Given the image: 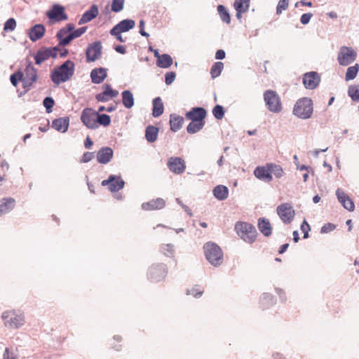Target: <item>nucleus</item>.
Returning a JSON list of instances; mask_svg holds the SVG:
<instances>
[{"label": "nucleus", "instance_id": "obj_28", "mask_svg": "<svg viewBox=\"0 0 359 359\" xmlns=\"http://www.w3.org/2000/svg\"><path fill=\"white\" fill-rule=\"evenodd\" d=\"M258 229L259 231L266 237H269L272 233V227L270 222L265 217H261L258 219Z\"/></svg>", "mask_w": 359, "mask_h": 359}, {"label": "nucleus", "instance_id": "obj_46", "mask_svg": "<svg viewBox=\"0 0 359 359\" xmlns=\"http://www.w3.org/2000/svg\"><path fill=\"white\" fill-rule=\"evenodd\" d=\"M160 250L166 257H172L175 253V246L170 243L163 244L161 246Z\"/></svg>", "mask_w": 359, "mask_h": 359}, {"label": "nucleus", "instance_id": "obj_60", "mask_svg": "<svg viewBox=\"0 0 359 359\" xmlns=\"http://www.w3.org/2000/svg\"><path fill=\"white\" fill-rule=\"evenodd\" d=\"M313 14L311 13H304L300 18V22L302 25H307L311 18H312Z\"/></svg>", "mask_w": 359, "mask_h": 359}, {"label": "nucleus", "instance_id": "obj_12", "mask_svg": "<svg viewBox=\"0 0 359 359\" xmlns=\"http://www.w3.org/2000/svg\"><path fill=\"white\" fill-rule=\"evenodd\" d=\"M102 49V46L100 41L90 43L86 50V61L91 62L97 60L101 56Z\"/></svg>", "mask_w": 359, "mask_h": 359}, {"label": "nucleus", "instance_id": "obj_54", "mask_svg": "<svg viewBox=\"0 0 359 359\" xmlns=\"http://www.w3.org/2000/svg\"><path fill=\"white\" fill-rule=\"evenodd\" d=\"M121 32H123L120 31L119 29L117 28L116 26H114L109 31V34L111 36H115L118 41L123 43L125 42V40L122 37Z\"/></svg>", "mask_w": 359, "mask_h": 359}, {"label": "nucleus", "instance_id": "obj_23", "mask_svg": "<svg viewBox=\"0 0 359 359\" xmlns=\"http://www.w3.org/2000/svg\"><path fill=\"white\" fill-rule=\"evenodd\" d=\"M46 32V28L42 24L34 25L29 32V37L33 42L36 41L43 36Z\"/></svg>", "mask_w": 359, "mask_h": 359}, {"label": "nucleus", "instance_id": "obj_27", "mask_svg": "<svg viewBox=\"0 0 359 359\" xmlns=\"http://www.w3.org/2000/svg\"><path fill=\"white\" fill-rule=\"evenodd\" d=\"M87 30V27H81L76 29H73V31H70V33L67 34L65 39H62V46H66L70 43V42L76 38H79L82 34H83Z\"/></svg>", "mask_w": 359, "mask_h": 359}, {"label": "nucleus", "instance_id": "obj_40", "mask_svg": "<svg viewBox=\"0 0 359 359\" xmlns=\"http://www.w3.org/2000/svg\"><path fill=\"white\" fill-rule=\"evenodd\" d=\"M217 12L220 16L221 20L224 22L226 24H229L231 22L230 13L224 6L219 5L217 6Z\"/></svg>", "mask_w": 359, "mask_h": 359}, {"label": "nucleus", "instance_id": "obj_3", "mask_svg": "<svg viewBox=\"0 0 359 359\" xmlns=\"http://www.w3.org/2000/svg\"><path fill=\"white\" fill-rule=\"evenodd\" d=\"M205 258L212 266H220L223 260V252L219 245L214 243H207L203 246Z\"/></svg>", "mask_w": 359, "mask_h": 359}, {"label": "nucleus", "instance_id": "obj_57", "mask_svg": "<svg viewBox=\"0 0 359 359\" xmlns=\"http://www.w3.org/2000/svg\"><path fill=\"white\" fill-rule=\"evenodd\" d=\"M176 78V74L174 72H168L165 74V83L166 85H171Z\"/></svg>", "mask_w": 359, "mask_h": 359}, {"label": "nucleus", "instance_id": "obj_35", "mask_svg": "<svg viewBox=\"0 0 359 359\" xmlns=\"http://www.w3.org/2000/svg\"><path fill=\"white\" fill-rule=\"evenodd\" d=\"M122 102L123 106L127 109H130L134 106L135 99L133 94L129 90H123L121 93Z\"/></svg>", "mask_w": 359, "mask_h": 359}, {"label": "nucleus", "instance_id": "obj_15", "mask_svg": "<svg viewBox=\"0 0 359 359\" xmlns=\"http://www.w3.org/2000/svg\"><path fill=\"white\" fill-rule=\"evenodd\" d=\"M207 115V111L205 108L201 107H196L192 108L190 111L186 113L185 117L192 121L205 123V118Z\"/></svg>", "mask_w": 359, "mask_h": 359}, {"label": "nucleus", "instance_id": "obj_51", "mask_svg": "<svg viewBox=\"0 0 359 359\" xmlns=\"http://www.w3.org/2000/svg\"><path fill=\"white\" fill-rule=\"evenodd\" d=\"M43 104L46 108L47 113H51L53 111V107L55 105V100L51 97H46L43 100Z\"/></svg>", "mask_w": 359, "mask_h": 359}, {"label": "nucleus", "instance_id": "obj_41", "mask_svg": "<svg viewBox=\"0 0 359 359\" xmlns=\"http://www.w3.org/2000/svg\"><path fill=\"white\" fill-rule=\"evenodd\" d=\"M359 71V64L356 63L353 66H351L348 67L346 75H345V79L346 81H351L353 80Z\"/></svg>", "mask_w": 359, "mask_h": 359}, {"label": "nucleus", "instance_id": "obj_48", "mask_svg": "<svg viewBox=\"0 0 359 359\" xmlns=\"http://www.w3.org/2000/svg\"><path fill=\"white\" fill-rule=\"evenodd\" d=\"M271 170V175H274L276 178H280L283 175V170L279 165L274 163H269Z\"/></svg>", "mask_w": 359, "mask_h": 359}, {"label": "nucleus", "instance_id": "obj_55", "mask_svg": "<svg viewBox=\"0 0 359 359\" xmlns=\"http://www.w3.org/2000/svg\"><path fill=\"white\" fill-rule=\"evenodd\" d=\"M288 6V0H279L276 7V14L280 15L283 11L287 9Z\"/></svg>", "mask_w": 359, "mask_h": 359}, {"label": "nucleus", "instance_id": "obj_26", "mask_svg": "<svg viewBox=\"0 0 359 359\" xmlns=\"http://www.w3.org/2000/svg\"><path fill=\"white\" fill-rule=\"evenodd\" d=\"M15 205V201L13 198H4L0 200V217L8 213Z\"/></svg>", "mask_w": 359, "mask_h": 359}, {"label": "nucleus", "instance_id": "obj_42", "mask_svg": "<svg viewBox=\"0 0 359 359\" xmlns=\"http://www.w3.org/2000/svg\"><path fill=\"white\" fill-rule=\"evenodd\" d=\"M205 126V123L191 121L187 127V131L189 134H194L200 131Z\"/></svg>", "mask_w": 359, "mask_h": 359}, {"label": "nucleus", "instance_id": "obj_33", "mask_svg": "<svg viewBox=\"0 0 359 359\" xmlns=\"http://www.w3.org/2000/svg\"><path fill=\"white\" fill-rule=\"evenodd\" d=\"M212 194L219 201H224L228 198L229 189L224 185H217L214 187Z\"/></svg>", "mask_w": 359, "mask_h": 359}, {"label": "nucleus", "instance_id": "obj_11", "mask_svg": "<svg viewBox=\"0 0 359 359\" xmlns=\"http://www.w3.org/2000/svg\"><path fill=\"white\" fill-rule=\"evenodd\" d=\"M276 211L280 219L286 224L291 223L294 217V210L289 203L279 205Z\"/></svg>", "mask_w": 359, "mask_h": 359}, {"label": "nucleus", "instance_id": "obj_64", "mask_svg": "<svg viewBox=\"0 0 359 359\" xmlns=\"http://www.w3.org/2000/svg\"><path fill=\"white\" fill-rule=\"evenodd\" d=\"M275 290H276V292L278 294L280 299L283 302H285L286 301L285 292L280 288L276 287Z\"/></svg>", "mask_w": 359, "mask_h": 359}, {"label": "nucleus", "instance_id": "obj_47", "mask_svg": "<svg viewBox=\"0 0 359 359\" xmlns=\"http://www.w3.org/2000/svg\"><path fill=\"white\" fill-rule=\"evenodd\" d=\"M250 0H235L233 6L235 10L248 11L250 6Z\"/></svg>", "mask_w": 359, "mask_h": 359}, {"label": "nucleus", "instance_id": "obj_34", "mask_svg": "<svg viewBox=\"0 0 359 359\" xmlns=\"http://www.w3.org/2000/svg\"><path fill=\"white\" fill-rule=\"evenodd\" d=\"M276 300L270 293H263L259 299L260 306L262 309H266L275 304Z\"/></svg>", "mask_w": 359, "mask_h": 359}, {"label": "nucleus", "instance_id": "obj_4", "mask_svg": "<svg viewBox=\"0 0 359 359\" xmlns=\"http://www.w3.org/2000/svg\"><path fill=\"white\" fill-rule=\"evenodd\" d=\"M313 101L309 97L299 99L293 108V114L302 119L309 118L313 114Z\"/></svg>", "mask_w": 359, "mask_h": 359}, {"label": "nucleus", "instance_id": "obj_20", "mask_svg": "<svg viewBox=\"0 0 359 359\" xmlns=\"http://www.w3.org/2000/svg\"><path fill=\"white\" fill-rule=\"evenodd\" d=\"M114 156V151L109 147H102L97 152L96 158L99 163L107 164Z\"/></svg>", "mask_w": 359, "mask_h": 359}, {"label": "nucleus", "instance_id": "obj_14", "mask_svg": "<svg viewBox=\"0 0 359 359\" xmlns=\"http://www.w3.org/2000/svg\"><path fill=\"white\" fill-rule=\"evenodd\" d=\"M169 170L176 174L180 175L183 173L186 169L184 161L180 157H170L167 163Z\"/></svg>", "mask_w": 359, "mask_h": 359}, {"label": "nucleus", "instance_id": "obj_6", "mask_svg": "<svg viewBox=\"0 0 359 359\" xmlns=\"http://www.w3.org/2000/svg\"><path fill=\"white\" fill-rule=\"evenodd\" d=\"M168 274L167 265L163 263L152 264L147 270V279L154 283L160 282L165 279Z\"/></svg>", "mask_w": 359, "mask_h": 359}, {"label": "nucleus", "instance_id": "obj_37", "mask_svg": "<svg viewBox=\"0 0 359 359\" xmlns=\"http://www.w3.org/2000/svg\"><path fill=\"white\" fill-rule=\"evenodd\" d=\"M75 26L73 23H68L65 27L61 28L56 34V37L59 41V45L62 46V39H65L67 34L70 33V31H73Z\"/></svg>", "mask_w": 359, "mask_h": 359}, {"label": "nucleus", "instance_id": "obj_25", "mask_svg": "<svg viewBox=\"0 0 359 359\" xmlns=\"http://www.w3.org/2000/svg\"><path fill=\"white\" fill-rule=\"evenodd\" d=\"M69 125V118L67 116L55 118L52 122V127L60 133L67 132Z\"/></svg>", "mask_w": 359, "mask_h": 359}, {"label": "nucleus", "instance_id": "obj_32", "mask_svg": "<svg viewBox=\"0 0 359 359\" xmlns=\"http://www.w3.org/2000/svg\"><path fill=\"white\" fill-rule=\"evenodd\" d=\"M152 116L155 118L159 117L163 114L164 106L160 97H155L152 101Z\"/></svg>", "mask_w": 359, "mask_h": 359}, {"label": "nucleus", "instance_id": "obj_30", "mask_svg": "<svg viewBox=\"0 0 359 359\" xmlns=\"http://www.w3.org/2000/svg\"><path fill=\"white\" fill-rule=\"evenodd\" d=\"M26 63L25 69V76L24 77L29 79L32 82H36L38 79L37 69L33 66L30 60H27Z\"/></svg>", "mask_w": 359, "mask_h": 359}, {"label": "nucleus", "instance_id": "obj_56", "mask_svg": "<svg viewBox=\"0 0 359 359\" xmlns=\"http://www.w3.org/2000/svg\"><path fill=\"white\" fill-rule=\"evenodd\" d=\"M203 293V291L200 290L198 287H193L190 290H187L186 292L187 295H192L196 298L200 297Z\"/></svg>", "mask_w": 359, "mask_h": 359}, {"label": "nucleus", "instance_id": "obj_36", "mask_svg": "<svg viewBox=\"0 0 359 359\" xmlns=\"http://www.w3.org/2000/svg\"><path fill=\"white\" fill-rule=\"evenodd\" d=\"M158 128L156 126L149 125L146 128L145 130V137L146 140L150 142H154L158 137Z\"/></svg>", "mask_w": 359, "mask_h": 359}, {"label": "nucleus", "instance_id": "obj_49", "mask_svg": "<svg viewBox=\"0 0 359 359\" xmlns=\"http://www.w3.org/2000/svg\"><path fill=\"white\" fill-rule=\"evenodd\" d=\"M212 112L216 119L221 120L224 116L225 109L223 106L217 104L213 107Z\"/></svg>", "mask_w": 359, "mask_h": 359}, {"label": "nucleus", "instance_id": "obj_19", "mask_svg": "<svg viewBox=\"0 0 359 359\" xmlns=\"http://www.w3.org/2000/svg\"><path fill=\"white\" fill-rule=\"evenodd\" d=\"M270 171V167L269 163H267L264 166H257L254 170L253 173L255 177L258 180L269 183L273 180V176L271 175Z\"/></svg>", "mask_w": 359, "mask_h": 359}, {"label": "nucleus", "instance_id": "obj_13", "mask_svg": "<svg viewBox=\"0 0 359 359\" xmlns=\"http://www.w3.org/2000/svg\"><path fill=\"white\" fill-rule=\"evenodd\" d=\"M338 201L343 208L349 212H353L355 209V204L349 196L341 189L338 188L335 192Z\"/></svg>", "mask_w": 359, "mask_h": 359}, {"label": "nucleus", "instance_id": "obj_45", "mask_svg": "<svg viewBox=\"0 0 359 359\" xmlns=\"http://www.w3.org/2000/svg\"><path fill=\"white\" fill-rule=\"evenodd\" d=\"M348 95L353 101H359V86L351 85L348 88Z\"/></svg>", "mask_w": 359, "mask_h": 359}, {"label": "nucleus", "instance_id": "obj_39", "mask_svg": "<svg viewBox=\"0 0 359 359\" xmlns=\"http://www.w3.org/2000/svg\"><path fill=\"white\" fill-rule=\"evenodd\" d=\"M48 59V48L46 47L39 48L34 55L35 63L38 65Z\"/></svg>", "mask_w": 359, "mask_h": 359}, {"label": "nucleus", "instance_id": "obj_22", "mask_svg": "<svg viewBox=\"0 0 359 359\" xmlns=\"http://www.w3.org/2000/svg\"><path fill=\"white\" fill-rule=\"evenodd\" d=\"M90 76L92 83L100 84L107 76V69L104 67L95 68L90 72Z\"/></svg>", "mask_w": 359, "mask_h": 359}, {"label": "nucleus", "instance_id": "obj_7", "mask_svg": "<svg viewBox=\"0 0 359 359\" xmlns=\"http://www.w3.org/2000/svg\"><path fill=\"white\" fill-rule=\"evenodd\" d=\"M357 57L356 51L348 46H341L337 54V61L341 66H348L353 63Z\"/></svg>", "mask_w": 359, "mask_h": 359}, {"label": "nucleus", "instance_id": "obj_63", "mask_svg": "<svg viewBox=\"0 0 359 359\" xmlns=\"http://www.w3.org/2000/svg\"><path fill=\"white\" fill-rule=\"evenodd\" d=\"M144 25H145L144 21L143 20H141L140 21V25H139V27H140L139 32L142 36L149 37V34L144 30Z\"/></svg>", "mask_w": 359, "mask_h": 359}, {"label": "nucleus", "instance_id": "obj_44", "mask_svg": "<svg viewBox=\"0 0 359 359\" xmlns=\"http://www.w3.org/2000/svg\"><path fill=\"white\" fill-rule=\"evenodd\" d=\"M111 123V116L106 114H99L97 115V128L99 126L107 127Z\"/></svg>", "mask_w": 359, "mask_h": 359}, {"label": "nucleus", "instance_id": "obj_18", "mask_svg": "<svg viewBox=\"0 0 359 359\" xmlns=\"http://www.w3.org/2000/svg\"><path fill=\"white\" fill-rule=\"evenodd\" d=\"M102 88L103 91L95 95V99L97 102H106L111 98L117 97L118 95V90H114L109 84H104Z\"/></svg>", "mask_w": 359, "mask_h": 359}, {"label": "nucleus", "instance_id": "obj_21", "mask_svg": "<svg viewBox=\"0 0 359 359\" xmlns=\"http://www.w3.org/2000/svg\"><path fill=\"white\" fill-rule=\"evenodd\" d=\"M165 205V201L162 198L152 199L147 203H143L142 209L146 211L163 209Z\"/></svg>", "mask_w": 359, "mask_h": 359}, {"label": "nucleus", "instance_id": "obj_43", "mask_svg": "<svg viewBox=\"0 0 359 359\" xmlns=\"http://www.w3.org/2000/svg\"><path fill=\"white\" fill-rule=\"evenodd\" d=\"M224 68V64L222 62H215L210 69V75L212 79L218 77Z\"/></svg>", "mask_w": 359, "mask_h": 359}, {"label": "nucleus", "instance_id": "obj_29", "mask_svg": "<svg viewBox=\"0 0 359 359\" xmlns=\"http://www.w3.org/2000/svg\"><path fill=\"white\" fill-rule=\"evenodd\" d=\"M184 118L176 114H171L170 116V130L176 133L180 130L184 123Z\"/></svg>", "mask_w": 359, "mask_h": 359}, {"label": "nucleus", "instance_id": "obj_38", "mask_svg": "<svg viewBox=\"0 0 359 359\" xmlns=\"http://www.w3.org/2000/svg\"><path fill=\"white\" fill-rule=\"evenodd\" d=\"M135 25V22L131 19H125L120 21L115 26L119 29L120 31L123 32H128L129 30L134 28Z\"/></svg>", "mask_w": 359, "mask_h": 359}, {"label": "nucleus", "instance_id": "obj_53", "mask_svg": "<svg viewBox=\"0 0 359 359\" xmlns=\"http://www.w3.org/2000/svg\"><path fill=\"white\" fill-rule=\"evenodd\" d=\"M125 0H112L111 11L114 13H118L123 8Z\"/></svg>", "mask_w": 359, "mask_h": 359}, {"label": "nucleus", "instance_id": "obj_8", "mask_svg": "<svg viewBox=\"0 0 359 359\" xmlns=\"http://www.w3.org/2000/svg\"><path fill=\"white\" fill-rule=\"evenodd\" d=\"M264 100L267 109L273 113H278L282 110V104L279 96L271 90H267L264 93Z\"/></svg>", "mask_w": 359, "mask_h": 359}, {"label": "nucleus", "instance_id": "obj_10", "mask_svg": "<svg viewBox=\"0 0 359 359\" xmlns=\"http://www.w3.org/2000/svg\"><path fill=\"white\" fill-rule=\"evenodd\" d=\"M102 186H108V189L111 192H117L125 186V182L121 175H110L107 180H104L101 182Z\"/></svg>", "mask_w": 359, "mask_h": 359}, {"label": "nucleus", "instance_id": "obj_59", "mask_svg": "<svg viewBox=\"0 0 359 359\" xmlns=\"http://www.w3.org/2000/svg\"><path fill=\"white\" fill-rule=\"evenodd\" d=\"M95 157L94 152L86 151L83 153L80 162L82 163H86L90 162Z\"/></svg>", "mask_w": 359, "mask_h": 359}, {"label": "nucleus", "instance_id": "obj_24", "mask_svg": "<svg viewBox=\"0 0 359 359\" xmlns=\"http://www.w3.org/2000/svg\"><path fill=\"white\" fill-rule=\"evenodd\" d=\"M98 13L97 6L95 4L92 5L90 8L82 15L79 20V25H81L91 21L97 16Z\"/></svg>", "mask_w": 359, "mask_h": 359}, {"label": "nucleus", "instance_id": "obj_16", "mask_svg": "<svg viewBox=\"0 0 359 359\" xmlns=\"http://www.w3.org/2000/svg\"><path fill=\"white\" fill-rule=\"evenodd\" d=\"M46 15L50 20L55 21H62L67 20V15L65 13V8L59 4H55L52 8L46 13Z\"/></svg>", "mask_w": 359, "mask_h": 359}, {"label": "nucleus", "instance_id": "obj_2", "mask_svg": "<svg viewBox=\"0 0 359 359\" xmlns=\"http://www.w3.org/2000/svg\"><path fill=\"white\" fill-rule=\"evenodd\" d=\"M237 235L245 243L252 244L257 238V231L254 225L245 222H237L235 224Z\"/></svg>", "mask_w": 359, "mask_h": 359}, {"label": "nucleus", "instance_id": "obj_5", "mask_svg": "<svg viewBox=\"0 0 359 359\" xmlns=\"http://www.w3.org/2000/svg\"><path fill=\"white\" fill-rule=\"evenodd\" d=\"M1 318L4 325L9 329H18L25 324V316L14 310L6 311L2 313Z\"/></svg>", "mask_w": 359, "mask_h": 359}, {"label": "nucleus", "instance_id": "obj_52", "mask_svg": "<svg viewBox=\"0 0 359 359\" xmlns=\"http://www.w3.org/2000/svg\"><path fill=\"white\" fill-rule=\"evenodd\" d=\"M16 27V20L11 18L8 19L4 25V30L5 32H13Z\"/></svg>", "mask_w": 359, "mask_h": 359}, {"label": "nucleus", "instance_id": "obj_9", "mask_svg": "<svg viewBox=\"0 0 359 359\" xmlns=\"http://www.w3.org/2000/svg\"><path fill=\"white\" fill-rule=\"evenodd\" d=\"M96 112L92 108H85L81 114V121L83 124L89 129L95 130L97 128Z\"/></svg>", "mask_w": 359, "mask_h": 359}, {"label": "nucleus", "instance_id": "obj_58", "mask_svg": "<svg viewBox=\"0 0 359 359\" xmlns=\"http://www.w3.org/2000/svg\"><path fill=\"white\" fill-rule=\"evenodd\" d=\"M336 229V225L332 223H327L324 224L320 229L321 233H327Z\"/></svg>", "mask_w": 359, "mask_h": 359}, {"label": "nucleus", "instance_id": "obj_31", "mask_svg": "<svg viewBox=\"0 0 359 359\" xmlns=\"http://www.w3.org/2000/svg\"><path fill=\"white\" fill-rule=\"evenodd\" d=\"M173 64L172 57L167 53L161 54L156 59L157 67L163 69H168Z\"/></svg>", "mask_w": 359, "mask_h": 359}, {"label": "nucleus", "instance_id": "obj_17", "mask_svg": "<svg viewBox=\"0 0 359 359\" xmlns=\"http://www.w3.org/2000/svg\"><path fill=\"white\" fill-rule=\"evenodd\" d=\"M320 81V77L316 72L306 73L303 76V83L306 89L313 90Z\"/></svg>", "mask_w": 359, "mask_h": 359}, {"label": "nucleus", "instance_id": "obj_50", "mask_svg": "<svg viewBox=\"0 0 359 359\" xmlns=\"http://www.w3.org/2000/svg\"><path fill=\"white\" fill-rule=\"evenodd\" d=\"M23 73L18 70L15 73L12 74L10 76V81L12 85L16 87L19 81L22 80Z\"/></svg>", "mask_w": 359, "mask_h": 359}, {"label": "nucleus", "instance_id": "obj_61", "mask_svg": "<svg viewBox=\"0 0 359 359\" xmlns=\"http://www.w3.org/2000/svg\"><path fill=\"white\" fill-rule=\"evenodd\" d=\"M59 50V48L57 46L48 48V57L56 58Z\"/></svg>", "mask_w": 359, "mask_h": 359}, {"label": "nucleus", "instance_id": "obj_62", "mask_svg": "<svg viewBox=\"0 0 359 359\" xmlns=\"http://www.w3.org/2000/svg\"><path fill=\"white\" fill-rule=\"evenodd\" d=\"M21 81L22 83L23 88L27 90H29L33 83H34L31 81L29 79L25 78L24 76H22V80Z\"/></svg>", "mask_w": 359, "mask_h": 359}, {"label": "nucleus", "instance_id": "obj_1", "mask_svg": "<svg viewBox=\"0 0 359 359\" xmlns=\"http://www.w3.org/2000/svg\"><path fill=\"white\" fill-rule=\"evenodd\" d=\"M75 64L67 60L62 65L56 67L50 73V79L57 86L69 81L74 74Z\"/></svg>", "mask_w": 359, "mask_h": 359}]
</instances>
